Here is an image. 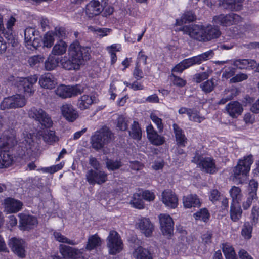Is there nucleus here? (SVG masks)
Segmentation results:
<instances>
[{"label": "nucleus", "instance_id": "8", "mask_svg": "<svg viewBox=\"0 0 259 259\" xmlns=\"http://www.w3.org/2000/svg\"><path fill=\"white\" fill-rule=\"evenodd\" d=\"M204 27L202 25L191 24L186 25L180 28L184 34L188 35L191 38L203 42Z\"/></svg>", "mask_w": 259, "mask_h": 259}, {"label": "nucleus", "instance_id": "33", "mask_svg": "<svg viewBox=\"0 0 259 259\" xmlns=\"http://www.w3.org/2000/svg\"><path fill=\"white\" fill-rule=\"evenodd\" d=\"M135 259H153L152 255L150 251L141 247L137 248L133 253Z\"/></svg>", "mask_w": 259, "mask_h": 259}, {"label": "nucleus", "instance_id": "50", "mask_svg": "<svg viewBox=\"0 0 259 259\" xmlns=\"http://www.w3.org/2000/svg\"><path fill=\"white\" fill-rule=\"evenodd\" d=\"M128 120L123 115H119L116 120V126L120 130L126 131L128 128Z\"/></svg>", "mask_w": 259, "mask_h": 259}, {"label": "nucleus", "instance_id": "60", "mask_svg": "<svg viewBox=\"0 0 259 259\" xmlns=\"http://www.w3.org/2000/svg\"><path fill=\"white\" fill-rule=\"evenodd\" d=\"M151 222L149 218H141L137 219L136 221V226L138 227H150Z\"/></svg>", "mask_w": 259, "mask_h": 259}, {"label": "nucleus", "instance_id": "40", "mask_svg": "<svg viewBox=\"0 0 259 259\" xmlns=\"http://www.w3.org/2000/svg\"><path fill=\"white\" fill-rule=\"evenodd\" d=\"M130 136L135 139L140 140L142 137V132L138 122L134 121L132 125L131 131H129Z\"/></svg>", "mask_w": 259, "mask_h": 259}, {"label": "nucleus", "instance_id": "32", "mask_svg": "<svg viewBox=\"0 0 259 259\" xmlns=\"http://www.w3.org/2000/svg\"><path fill=\"white\" fill-rule=\"evenodd\" d=\"M242 213V211L239 203H231L230 215L233 221H238L241 218Z\"/></svg>", "mask_w": 259, "mask_h": 259}, {"label": "nucleus", "instance_id": "28", "mask_svg": "<svg viewBox=\"0 0 259 259\" xmlns=\"http://www.w3.org/2000/svg\"><path fill=\"white\" fill-rule=\"evenodd\" d=\"M233 65L240 69H253L255 67L256 62L254 60L236 59Z\"/></svg>", "mask_w": 259, "mask_h": 259}, {"label": "nucleus", "instance_id": "10", "mask_svg": "<svg viewBox=\"0 0 259 259\" xmlns=\"http://www.w3.org/2000/svg\"><path fill=\"white\" fill-rule=\"evenodd\" d=\"M242 21V18L235 13H230L226 15L221 14L214 16L213 18V21L214 23L223 26H230L240 22Z\"/></svg>", "mask_w": 259, "mask_h": 259}, {"label": "nucleus", "instance_id": "20", "mask_svg": "<svg viewBox=\"0 0 259 259\" xmlns=\"http://www.w3.org/2000/svg\"><path fill=\"white\" fill-rule=\"evenodd\" d=\"M203 42H207L219 37L221 32L218 26L208 25L204 27Z\"/></svg>", "mask_w": 259, "mask_h": 259}, {"label": "nucleus", "instance_id": "53", "mask_svg": "<svg viewBox=\"0 0 259 259\" xmlns=\"http://www.w3.org/2000/svg\"><path fill=\"white\" fill-rule=\"evenodd\" d=\"M214 53L213 51L212 50H210L208 51H207L205 53H203L199 55L196 56L198 62L199 64L201 63L202 61L207 60L214 56Z\"/></svg>", "mask_w": 259, "mask_h": 259}, {"label": "nucleus", "instance_id": "14", "mask_svg": "<svg viewBox=\"0 0 259 259\" xmlns=\"http://www.w3.org/2000/svg\"><path fill=\"white\" fill-rule=\"evenodd\" d=\"M9 245L12 251L18 256L21 258L25 256L26 244L23 240L15 237L12 238L9 240Z\"/></svg>", "mask_w": 259, "mask_h": 259}, {"label": "nucleus", "instance_id": "64", "mask_svg": "<svg viewBox=\"0 0 259 259\" xmlns=\"http://www.w3.org/2000/svg\"><path fill=\"white\" fill-rule=\"evenodd\" d=\"M256 207L254 206L252 209L251 212V223L252 226H255L259 223V215H257Z\"/></svg>", "mask_w": 259, "mask_h": 259}, {"label": "nucleus", "instance_id": "38", "mask_svg": "<svg viewBox=\"0 0 259 259\" xmlns=\"http://www.w3.org/2000/svg\"><path fill=\"white\" fill-rule=\"evenodd\" d=\"M230 196L232 199V203H236L241 200L242 194L241 189L236 186H233L229 191Z\"/></svg>", "mask_w": 259, "mask_h": 259}, {"label": "nucleus", "instance_id": "45", "mask_svg": "<svg viewBox=\"0 0 259 259\" xmlns=\"http://www.w3.org/2000/svg\"><path fill=\"white\" fill-rule=\"evenodd\" d=\"M15 108H21L25 105L26 100L23 96L16 94L12 96Z\"/></svg>", "mask_w": 259, "mask_h": 259}, {"label": "nucleus", "instance_id": "47", "mask_svg": "<svg viewBox=\"0 0 259 259\" xmlns=\"http://www.w3.org/2000/svg\"><path fill=\"white\" fill-rule=\"evenodd\" d=\"M89 29L91 31L95 33L100 37H104L107 36L109 34L112 30L107 28H98L93 26H90L89 27Z\"/></svg>", "mask_w": 259, "mask_h": 259}, {"label": "nucleus", "instance_id": "24", "mask_svg": "<svg viewBox=\"0 0 259 259\" xmlns=\"http://www.w3.org/2000/svg\"><path fill=\"white\" fill-rule=\"evenodd\" d=\"M146 131L148 138L153 144L160 145L164 143V138L158 135L152 125H149L146 128Z\"/></svg>", "mask_w": 259, "mask_h": 259}, {"label": "nucleus", "instance_id": "35", "mask_svg": "<svg viewBox=\"0 0 259 259\" xmlns=\"http://www.w3.org/2000/svg\"><path fill=\"white\" fill-rule=\"evenodd\" d=\"M222 250L226 259H238L234 248L230 244H223Z\"/></svg>", "mask_w": 259, "mask_h": 259}, {"label": "nucleus", "instance_id": "39", "mask_svg": "<svg viewBox=\"0 0 259 259\" xmlns=\"http://www.w3.org/2000/svg\"><path fill=\"white\" fill-rule=\"evenodd\" d=\"M214 79L211 78L208 79L200 84V88L202 91L205 94H208L212 92L215 88Z\"/></svg>", "mask_w": 259, "mask_h": 259}, {"label": "nucleus", "instance_id": "56", "mask_svg": "<svg viewBox=\"0 0 259 259\" xmlns=\"http://www.w3.org/2000/svg\"><path fill=\"white\" fill-rule=\"evenodd\" d=\"M150 118L152 121L156 125L159 132L161 133L163 130V124L162 123V119L158 117L155 114L151 113L150 115Z\"/></svg>", "mask_w": 259, "mask_h": 259}, {"label": "nucleus", "instance_id": "5", "mask_svg": "<svg viewBox=\"0 0 259 259\" xmlns=\"http://www.w3.org/2000/svg\"><path fill=\"white\" fill-rule=\"evenodd\" d=\"M28 117L40 124L41 128H50L53 122L50 115L40 108L31 107L28 111Z\"/></svg>", "mask_w": 259, "mask_h": 259}, {"label": "nucleus", "instance_id": "34", "mask_svg": "<svg viewBox=\"0 0 259 259\" xmlns=\"http://www.w3.org/2000/svg\"><path fill=\"white\" fill-rule=\"evenodd\" d=\"M60 59L58 57L50 56L45 62L46 70L50 71L54 69L60 63Z\"/></svg>", "mask_w": 259, "mask_h": 259}, {"label": "nucleus", "instance_id": "23", "mask_svg": "<svg viewBox=\"0 0 259 259\" xmlns=\"http://www.w3.org/2000/svg\"><path fill=\"white\" fill-rule=\"evenodd\" d=\"M41 87L47 89L55 88L57 84V79L51 73H47L42 75L39 79Z\"/></svg>", "mask_w": 259, "mask_h": 259}, {"label": "nucleus", "instance_id": "3", "mask_svg": "<svg viewBox=\"0 0 259 259\" xmlns=\"http://www.w3.org/2000/svg\"><path fill=\"white\" fill-rule=\"evenodd\" d=\"M253 156L250 154L245 156L243 159H240L237 165L233 169L234 178L242 183L250 169V166L253 162Z\"/></svg>", "mask_w": 259, "mask_h": 259}, {"label": "nucleus", "instance_id": "46", "mask_svg": "<svg viewBox=\"0 0 259 259\" xmlns=\"http://www.w3.org/2000/svg\"><path fill=\"white\" fill-rule=\"evenodd\" d=\"M194 216L197 220H202L204 222H206L209 219L210 214L207 209L203 208L195 213Z\"/></svg>", "mask_w": 259, "mask_h": 259}, {"label": "nucleus", "instance_id": "42", "mask_svg": "<svg viewBox=\"0 0 259 259\" xmlns=\"http://www.w3.org/2000/svg\"><path fill=\"white\" fill-rule=\"evenodd\" d=\"M160 227H173L174 222L172 218L166 214H160L159 215Z\"/></svg>", "mask_w": 259, "mask_h": 259}, {"label": "nucleus", "instance_id": "4", "mask_svg": "<svg viewBox=\"0 0 259 259\" xmlns=\"http://www.w3.org/2000/svg\"><path fill=\"white\" fill-rule=\"evenodd\" d=\"M112 136V133L107 126L96 131L91 138L93 148L96 150L102 149L111 141Z\"/></svg>", "mask_w": 259, "mask_h": 259}, {"label": "nucleus", "instance_id": "1", "mask_svg": "<svg viewBox=\"0 0 259 259\" xmlns=\"http://www.w3.org/2000/svg\"><path fill=\"white\" fill-rule=\"evenodd\" d=\"M90 48L82 47L78 41H75L70 45L68 54L81 67L90 59Z\"/></svg>", "mask_w": 259, "mask_h": 259}, {"label": "nucleus", "instance_id": "16", "mask_svg": "<svg viewBox=\"0 0 259 259\" xmlns=\"http://www.w3.org/2000/svg\"><path fill=\"white\" fill-rule=\"evenodd\" d=\"M60 251L64 258H69V259H77L81 256L80 251L72 247L61 245L60 246ZM53 259H60L58 255L52 256Z\"/></svg>", "mask_w": 259, "mask_h": 259}, {"label": "nucleus", "instance_id": "54", "mask_svg": "<svg viewBox=\"0 0 259 259\" xmlns=\"http://www.w3.org/2000/svg\"><path fill=\"white\" fill-rule=\"evenodd\" d=\"M53 33L55 36H57L59 38V40H63V39L67 37L66 29L63 27H56Z\"/></svg>", "mask_w": 259, "mask_h": 259}, {"label": "nucleus", "instance_id": "43", "mask_svg": "<svg viewBox=\"0 0 259 259\" xmlns=\"http://www.w3.org/2000/svg\"><path fill=\"white\" fill-rule=\"evenodd\" d=\"M196 19V16L192 11H188L185 13L180 20H176V25H181L183 23H186L193 21Z\"/></svg>", "mask_w": 259, "mask_h": 259}, {"label": "nucleus", "instance_id": "27", "mask_svg": "<svg viewBox=\"0 0 259 259\" xmlns=\"http://www.w3.org/2000/svg\"><path fill=\"white\" fill-rule=\"evenodd\" d=\"M183 201L184 207L187 208L199 207L201 205L199 199L195 194H190L184 196Z\"/></svg>", "mask_w": 259, "mask_h": 259}, {"label": "nucleus", "instance_id": "62", "mask_svg": "<svg viewBox=\"0 0 259 259\" xmlns=\"http://www.w3.org/2000/svg\"><path fill=\"white\" fill-rule=\"evenodd\" d=\"M171 77H173L172 82L174 85L179 87H183L186 85V81L182 78L178 77L174 74H172Z\"/></svg>", "mask_w": 259, "mask_h": 259}, {"label": "nucleus", "instance_id": "18", "mask_svg": "<svg viewBox=\"0 0 259 259\" xmlns=\"http://www.w3.org/2000/svg\"><path fill=\"white\" fill-rule=\"evenodd\" d=\"M162 202L168 207L175 208L178 204V198L171 190H164L162 193Z\"/></svg>", "mask_w": 259, "mask_h": 259}, {"label": "nucleus", "instance_id": "61", "mask_svg": "<svg viewBox=\"0 0 259 259\" xmlns=\"http://www.w3.org/2000/svg\"><path fill=\"white\" fill-rule=\"evenodd\" d=\"M141 194L142 195V198L148 201H153L155 197L154 193L149 190L143 191Z\"/></svg>", "mask_w": 259, "mask_h": 259}, {"label": "nucleus", "instance_id": "11", "mask_svg": "<svg viewBox=\"0 0 259 259\" xmlns=\"http://www.w3.org/2000/svg\"><path fill=\"white\" fill-rule=\"evenodd\" d=\"M37 81V76L33 75L28 78H19L16 80L15 85L20 92L31 94L34 92L33 85Z\"/></svg>", "mask_w": 259, "mask_h": 259}, {"label": "nucleus", "instance_id": "7", "mask_svg": "<svg viewBox=\"0 0 259 259\" xmlns=\"http://www.w3.org/2000/svg\"><path fill=\"white\" fill-rule=\"evenodd\" d=\"M83 88L79 84L75 85L60 84L55 90V93L60 97L66 99L81 94L83 93Z\"/></svg>", "mask_w": 259, "mask_h": 259}, {"label": "nucleus", "instance_id": "22", "mask_svg": "<svg viewBox=\"0 0 259 259\" xmlns=\"http://www.w3.org/2000/svg\"><path fill=\"white\" fill-rule=\"evenodd\" d=\"M225 109L228 114L232 118L238 117L243 111L242 104L237 101L230 102L226 106Z\"/></svg>", "mask_w": 259, "mask_h": 259}, {"label": "nucleus", "instance_id": "12", "mask_svg": "<svg viewBox=\"0 0 259 259\" xmlns=\"http://www.w3.org/2000/svg\"><path fill=\"white\" fill-rule=\"evenodd\" d=\"M25 41L28 46L37 49L41 45V38L39 32L32 27H27L24 31Z\"/></svg>", "mask_w": 259, "mask_h": 259}, {"label": "nucleus", "instance_id": "19", "mask_svg": "<svg viewBox=\"0 0 259 259\" xmlns=\"http://www.w3.org/2000/svg\"><path fill=\"white\" fill-rule=\"evenodd\" d=\"M5 210L7 213H16L20 211L23 206V203L19 200L8 197L4 201Z\"/></svg>", "mask_w": 259, "mask_h": 259}, {"label": "nucleus", "instance_id": "44", "mask_svg": "<svg viewBox=\"0 0 259 259\" xmlns=\"http://www.w3.org/2000/svg\"><path fill=\"white\" fill-rule=\"evenodd\" d=\"M55 35L53 32H48L41 39L44 47L51 48L54 44Z\"/></svg>", "mask_w": 259, "mask_h": 259}, {"label": "nucleus", "instance_id": "25", "mask_svg": "<svg viewBox=\"0 0 259 259\" xmlns=\"http://www.w3.org/2000/svg\"><path fill=\"white\" fill-rule=\"evenodd\" d=\"M96 102V98L94 96L83 95L78 100L77 106L79 109L84 110L90 108V106Z\"/></svg>", "mask_w": 259, "mask_h": 259}, {"label": "nucleus", "instance_id": "36", "mask_svg": "<svg viewBox=\"0 0 259 259\" xmlns=\"http://www.w3.org/2000/svg\"><path fill=\"white\" fill-rule=\"evenodd\" d=\"M67 45L62 40H59L53 47L52 52L55 55H61L66 52Z\"/></svg>", "mask_w": 259, "mask_h": 259}, {"label": "nucleus", "instance_id": "57", "mask_svg": "<svg viewBox=\"0 0 259 259\" xmlns=\"http://www.w3.org/2000/svg\"><path fill=\"white\" fill-rule=\"evenodd\" d=\"M256 199V194H254L253 193L248 194V197H247L246 200L243 203L242 206L243 209L246 210L249 208L252 203L253 201Z\"/></svg>", "mask_w": 259, "mask_h": 259}, {"label": "nucleus", "instance_id": "6", "mask_svg": "<svg viewBox=\"0 0 259 259\" xmlns=\"http://www.w3.org/2000/svg\"><path fill=\"white\" fill-rule=\"evenodd\" d=\"M192 162L197 164L201 169L206 173L213 174L218 171L215 160L211 157H203L196 151Z\"/></svg>", "mask_w": 259, "mask_h": 259}, {"label": "nucleus", "instance_id": "13", "mask_svg": "<svg viewBox=\"0 0 259 259\" xmlns=\"http://www.w3.org/2000/svg\"><path fill=\"white\" fill-rule=\"evenodd\" d=\"M13 147L0 144V168L8 167L13 163V156L9 150Z\"/></svg>", "mask_w": 259, "mask_h": 259}, {"label": "nucleus", "instance_id": "49", "mask_svg": "<svg viewBox=\"0 0 259 259\" xmlns=\"http://www.w3.org/2000/svg\"><path fill=\"white\" fill-rule=\"evenodd\" d=\"M211 72L212 71L207 70L205 72L196 73L193 76V80L196 83H199L208 79Z\"/></svg>", "mask_w": 259, "mask_h": 259}, {"label": "nucleus", "instance_id": "51", "mask_svg": "<svg viewBox=\"0 0 259 259\" xmlns=\"http://www.w3.org/2000/svg\"><path fill=\"white\" fill-rule=\"evenodd\" d=\"M106 167L111 170H115L119 169L122 165V162L119 160H113L109 159H107L106 161Z\"/></svg>", "mask_w": 259, "mask_h": 259}, {"label": "nucleus", "instance_id": "21", "mask_svg": "<svg viewBox=\"0 0 259 259\" xmlns=\"http://www.w3.org/2000/svg\"><path fill=\"white\" fill-rule=\"evenodd\" d=\"M61 110L63 117L68 121L73 122L78 117L77 111L70 104L63 105Z\"/></svg>", "mask_w": 259, "mask_h": 259}, {"label": "nucleus", "instance_id": "41", "mask_svg": "<svg viewBox=\"0 0 259 259\" xmlns=\"http://www.w3.org/2000/svg\"><path fill=\"white\" fill-rule=\"evenodd\" d=\"M101 240L97 235H94L90 236L88 239V243L87 245V249L92 250L101 245Z\"/></svg>", "mask_w": 259, "mask_h": 259}, {"label": "nucleus", "instance_id": "30", "mask_svg": "<svg viewBox=\"0 0 259 259\" xmlns=\"http://www.w3.org/2000/svg\"><path fill=\"white\" fill-rule=\"evenodd\" d=\"M172 126L177 145L185 147L187 142V139L184 135L183 131L176 123L173 124Z\"/></svg>", "mask_w": 259, "mask_h": 259}, {"label": "nucleus", "instance_id": "31", "mask_svg": "<svg viewBox=\"0 0 259 259\" xmlns=\"http://www.w3.org/2000/svg\"><path fill=\"white\" fill-rule=\"evenodd\" d=\"M20 218V222L22 224V227L25 226H34L37 224V220L36 217L27 214L25 213L19 214Z\"/></svg>", "mask_w": 259, "mask_h": 259}, {"label": "nucleus", "instance_id": "17", "mask_svg": "<svg viewBox=\"0 0 259 259\" xmlns=\"http://www.w3.org/2000/svg\"><path fill=\"white\" fill-rule=\"evenodd\" d=\"M244 0H218V5L223 9L230 11H238L242 8Z\"/></svg>", "mask_w": 259, "mask_h": 259}, {"label": "nucleus", "instance_id": "15", "mask_svg": "<svg viewBox=\"0 0 259 259\" xmlns=\"http://www.w3.org/2000/svg\"><path fill=\"white\" fill-rule=\"evenodd\" d=\"M86 179L91 185H101L107 180V175L103 171L91 169L87 172Z\"/></svg>", "mask_w": 259, "mask_h": 259}, {"label": "nucleus", "instance_id": "2", "mask_svg": "<svg viewBox=\"0 0 259 259\" xmlns=\"http://www.w3.org/2000/svg\"><path fill=\"white\" fill-rule=\"evenodd\" d=\"M4 119L0 115V132L3 126ZM17 124V122L12 119L11 122L8 123L9 128L4 131L0 136V144L3 145H8L9 146H14L17 142L16 140V132L15 127Z\"/></svg>", "mask_w": 259, "mask_h": 259}, {"label": "nucleus", "instance_id": "55", "mask_svg": "<svg viewBox=\"0 0 259 259\" xmlns=\"http://www.w3.org/2000/svg\"><path fill=\"white\" fill-rule=\"evenodd\" d=\"M44 61V57L40 56H33L31 57L28 60V63L31 67L37 66L41 62Z\"/></svg>", "mask_w": 259, "mask_h": 259}, {"label": "nucleus", "instance_id": "58", "mask_svg": "<svg viewBox=\"0 0 259 259\" xmlns=\"http://www.w3.org/2000/svg\"><path fill=\"white\" fill-rule=\"evenodd\" d=\"M63 166V164L61 163L60 164L52 166L49 167L42 168L41 170L44 172H49L50 174H54L60 169H62Z\"/></svg>", "mask_w": 259, "mask_h": 259}, {"label": "nucleus", "instance_id": "37", "mask_svg": "<svg viewBox=\"0 0 259 259\" xmlns=\"http://www.w3.org/2000/svg\"><path fill=\"white\" fill-rule=\"evenodd\" d=\"M142 195L140 193H134L130 201V204L135 208L143 209L144 207V203L142 199Z\"/></svg>", "mask_w": 259, "mask_h": 259}, {"label": "nucleus", "instance_id": "29", "mask_svg": "<svg viewBox=\"0 0 259 259\" xmlns=\"http://www.w3.org/2000/svg\"><path fill=\"white\" fill-rule=\"evenodd\" d=\"M103 10L99 5L92 0L87 5L85 13L88 17L93 18L95 16L100 14Z\"/></svg>", "mask_w": 259, "mask_h": 259}, {"label": "nucleus", "instance_id": "26", "mask_svg": "<svg viewBox=\"0 0 259 259\" xmlns=\"http://www.w3.org/2000/svg\"><path fill=\"white\" fill-rule=\"evenodd\" d=\"M60 64L63 68L67 70H78L80 66L70 56L62 57Z\"/></svg>", "mask_w": 259, "mask_h": 259}, {"label": "nucleus", "instance_id": "63", "mask_svg": "<svg viewBox=\"0 0 259 259\" xmlns=\"http://www.w3.org/2000/svg\"><path fill=\"white\" fill-rule=\"evenodd\" d=\"M54 237L56 240L60 242L66 243L70 244H73V243L72 241L68 239L67 238L62 235L61 233L58 232L54 233Z\"/></svg>", "mask_w": 259, "mask_h": 259}, {"label": "nucleus", "instance_id": "48", "mask_svg": "<svg viewBox=\"0 0 259 259\" xmlns=\"http://www.w3.org/2000/svg\"><path fill=\"white\" fill-rule=\"evenodd\" d=\"M42 137L45 142L50 144L58 140V138L55 134V132L51 130H47L45 132Z\"/></svg>", "mask_w": 259, "mask_h": 259}, {"label": "nucleus", "instance_id": "52", "mask_svg": "<svg viewBox=\"0 0 259 259\" xmlns=\"http://www.w3.org/2000/svg\"><path fill=\"white\" fill-rule=\"evenodd\" d=\"M0 108L2 110L7 109H15L13 98L12 96L5 98L2 102Z\"/></svg>", "mask_w": 259, "mask_h": 259}, {"label": "nucleus", "instance_id": "9", "mask_svg": "<svg viewBox=\"0 0 259 259\" xmlns=\"http://www.w3.org/2000/svg\"><path fill=\"white\" fill-rule=\"evenodd\" d=\"M107 246L110 254H115L123 249V243L118 233L114 231L110 232L107 239Z\"/></svg>", "mask_w": 259, "mask_h": 259}, {"label": "nucleus", "instance_id": "59", "mask_svg": "<svg viewBox=\"0 0 259 259\" xmlns=\"http://www.w3.org/2000/svg\"><path fill=\"white\" fill-rule=\"evenodd\" d=\"M182 64L184 65L186 69L193 65L199 64L196 56L184 59L182 61Z\"/></svg>", "mask_w": 259, "mask_h": 259}]
</instances>
